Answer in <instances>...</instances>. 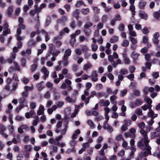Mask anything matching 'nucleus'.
Instances as JSON below:
<instances>
[{
	"label": "nucleus",
	"instance_id": "f257e3e1",
	"mask_svg": "<svg viewBox=\"0 0 160 160\" xmlns=\"http://www.w3.org/2000/svg\"><path fill=\"white\" fill-rule=\"evenodd\" d=\"M151 129V128L149 126L146 127V131L143 129H142L140 131V133L142 136V138L138 143L137 145L140 148L144 149V147L142 145L143 144H148L149 141L148 140V137L147 133H148Z\"/></svg>",
	"mask_w": 160,
	"mask_h": 160
},
{
	"label": "nucleus",
	"instance_id": "f03ea898",
	"mask_svg": "<svg viewBox=\"0 0 160 160\" xmlns=\"http://www.w3.org/2000/svg\"><path fill=\"white\" fill-rule=\"evenodd\" d=\"M118 56L116 52H114L113 56L109 55L108 57V61L112 63L113 67L115 68L118 64H121V61L120 59H118Z\"/></svg>",
	"mask_w": 160,
	"mask_h": 160
},
{
	"label": "nucleus",
	"instance_id": "7ed1b4c3",
	"mask_svg": "<svg viewBox=\"0 0 160 160\" xmlns=\"http://www.w3.org/2000/svg\"><path fill=\"white\" fill-rule=\"evenodd\" d=\"M142 145L144 146V149L140 148L142 150H146L147 151L142 152L139 154L138 158L137 160H141L142 158L143 157H145L148 156V155H151V147L148 144H143Z\"/></svg>",
	"mask_w": 160,
	"mask_h": 160
},
{
	"label": "nucleus",
	"instance_id": "20e7f679",
	"mask_svg": "<svg viewBox=\"0 0 160 160\" xmlns=\"http://www.w3.org/2000/svg\"><path fill=\"white\" fill-rule=\"evenodd\" d=\"M142 102L143 101L142 100L140 99H137L134 102H130L129 105L131 108H134L137 106H140L142 104Z\"/></svg>",
	"mask_w": 160,
	"mask_h": 160
},
{
	"label": "nucleus",
	"instance_id": "39448f33",
	"mask_svg": "<svg viewBox=\"0 0 160 160\" xmlns=\"http://www.w3.org/2000/svg\"><path fill=\"white\" fill-rule=\"evenodd\" d=\"M32 148L31 145H26L24 146V149L25 150L23 152L25 157L28 158L29 157V152H30Z\"/></svg>",
	"mask_w": 160,
	"mask_h": 160
},
{
	"label": "nucleus",
	"instance_id": "423d86ee",
	"mask_svg": "<svg viewBox=\"0 0 160 160\" xmlns=\"http://www.w3.org/2000/svg\"><path fill=\"white\" fill-rule=\"evenodd\" d=\"M107 122H106V120L103 123V128L105 129L108 132L111 133L113 131V128L111 126H109Z\"/></svg>",
	"mask_w": 160,
	"mask_h": 160
},
{
	"label": "nucleus",
	"instance_id": "0eeeda50",
	"mask_svg": "<svg viewBox=\"0 0 160 160\" xmlns=\"http://www.w3.org/2000/svg\"><path fill=\"white\" fill-rule=\"evenodd\" d=\"M35 114V111L33 110H31L29 112H26L25 114V116L27 118H29L30 117L35 118L36 116Z\"/></svg>",
	"mask_w": 160,
	"mask_h": 160
},
{
	"label": "nucleus",
	"instance_id": "6e6552de",
	"mask_svg": "<svg viewBox=\"0 0 160 160\" xmlns=\"http://www.w3.org/2000/svg\"><path fill=\"white\" fill-rule=\"evenodd\" d=\"M106 92L107 94H105L104 92H101V97L104 96L105 98H107L108 96V95L112 93V90L109 88H107L106 89Z\"/></svg>",
	"mask_w": 160,
	"mask_h": 160
},
{
	"label": "nucleus",
	"instance_id": "1a4fd4ad",
	"mask_svg": "<svg viewBox=\"0 0 160 160\" xmlns=\"http://www.w3.org/2000/svg\"><path fill=\"white\" fill-rule=\"evenodd\" d=\"M148 116L149 117H151V119H154L155 118L158 117V114H155L151 108L148 112Z\"/></svg>",
	"mask_w": 160,
	"mask_h": 160
},
{
	"label": "nucleus",
	"instance_id": "9d476101",
	"mask_svg": "<svg viewBox=\"0 0 160 160\" xmlns=\"http://www.w3.org/2000/svg\"><path fill=\"white\" fill-rule=\"evenodd\" d=\"M45 110L44 107L42 105H40L38 109L37 112V114L38 115H40L44 114Z\"/></svg>",
	"mask_w": 160,
	"mask_h": 160
},
{
	"label": "nucleus",
	"instance_id": "9b49d317",
	"mask_svg": "<svg viewBox=\"0 0 160 160\" xmlns=\"http://www.w3.org/2000/svg\"><path fill=\"white\" fill-rule=\"evenodd\" d=\"M57 108V107L55 105L52 106L51 108L48 109L47 112L49 114H51L54 111H55Z\"/></svg>",
	"mask_w": 160,
	"mask_h": 160
},
{
	"label": "nucleus",
	"instance_id": "f8f14e48",
	"mask_svg": "<svg viewBox=\"0 0 160 160\" xmlns=\"http://www.w3.org/2000/svg\"><path fill=\"white\" fill-rule=\"evenodd\" d=\"M98 74L97 72L96 71L93 72L91 76L92 80L94 82H96L98 80Z\"/></svg>",
	"mask_w": 160,
	"mask_h": 160
},
{
	"label": "nucleus",
	"instance_id": "ddd939ff",
	"mask_svg": "<svg viewBox=\"0 0 160 160\" xmlns=\"http://www.w3.org/2000/svg\"><path fill=\"white\" fill-rule=\"evenodd\" d=\"M124 136L126 138H135V134H132L130 132H126L124 134Z\"/></svg>",
	"mask_w": 160,
	"mask_h": 160
},
{
	"label": "nucleus",
	"instance_id": "4468645a",
	"mask_svg": "<svg viewBox=\"0 0 160 160\" xmlns=\"http://www.w3.org/2000/svg\"><path fill=\"white\" fill-rule=\"evenodd\" d=\"M104 111L105 113V117L106 121V122H108L109 119V117L108 114L109 112L110 109L108 108L107 107L105 108Z\"/></svg>",
	"mask_w": 160,
	"mask_h": 160
},
{
	"label": "nucleus",
	"instance_id": "2eb2a0df",
	"mask_svg": "<svg viewBox=\"0 0 160 160\" xmlns=\"http://www.w3.org/2000/svg\"><path fill=\"white\" fill-rule=\"evenodd\" d=\"M71 50L70 49H68L65 51L63 57L68 58L69 56L71 55Z\"/></svg>",
	"mask_w": 160,
	"mask_h": 160
},
{
	"label": "nucleus",
	"instance_id": "dca6fc26",
	"mask_svg": "<svg viewBox=\"0 0 160 160\" xmlns=\"http://www.w3.org/2000/svg\"><path fill=\"white\" fill-rule=\"evenodd\" d=\"M13 6H10L8 8L7 14L8 15L10 16L11 15L12 13L13 12Z\"/></svg>",
	"mask_w": 160,
	"mask_h": 160
},
{
	"label": "nucleus",
	"instance_id": "f3484780",
	"mask_svg": "<svg viewBox=\"0 0 160 160\" xmlns=\"http://www.w3.org/2000/svg\"><path fill=\"white\" fill-rule=\"evenodd\" d=\"M146 2L143 0L141 1L138 4L139 7L141 9H144L146 5Z\"/></svg>",
	"mask_w": 160,
	"mask_h": 160
},
{
	"label": "nucleus",
	"instance_id": "a211bd4d",
	"mask_svg": "<svg viewBox=\"0 0 160 160\" xmlns=\"http://www.w3.org/2000/svg\"><path fill=\"white\" fill-rule=\"evenodd\" d=\"M92 67V65L89 62H87L83 66V69L84 70H86Z\"/></svg>",
	"mask_w": 160,
	"mask_h": 160
},
{
	"label": "nucleus",
	"instance_id": "6ab92c4d",
	"mask_svg": "<svg viewBox=\"0 0 160 160\" xmlns=\"http://www.w3.org/2000/svg\"><path fill=\"white\" fill-rule=\"evenodd\" d=\"M102 104V105L107 107L110 104V102L108 100H101V104Z\"/></svg>",
	"mask_w": 160,
	"mask_h": 160
},
{
	"label": "nucleus",
	"instance_id": "aec40b11",
	"mask_svg": "<svg viewBox=\"0 0 160 160\" xmlns=\"http://www.w3.org/2000/svg\"><path fill=\"white\" fill-rule=\"evenodd\" d=\"M117 98V97L115 95H112L110 98V100L112 104H116L117 102L115 101Z\"/></svg>",
	"mask_w": 160,
	"mask_h": 160
},
{
	"label": "nucleus",
	"instance_id": "412c9836",
	"mask_svg": "<svg viewBox=\"0 0 160 160\" xmlns=\"http://www.w3.org/2000/svg\"><path fill=\"white\" fill-rule=\"evenodd\" d=\"M53 89L54 99L57 100L59 98V95L57 92L56 89L53 88Z\"/></svg>",
	"mask_w": 160,
	"mask_h": 160
},
{
	"label": "nucleus",
	"instance_id": "4be33fe9",
	"mask_svg": "<svg viewBox=\"0 0 160 160\" xmlns=\"http://www.w3.org/2000/svg\"><path fill=\"white\" fill-rule=\"evenodd\" d=\"M118 40V38L117 36H114L111 38L109 41V42L111 43H114L117 41Z\"/></svg>",
	"mask_w": 160,
	"mask_h": 160
},
{
	"label": "nucleus",
	"instance_id": "5701e85b",
	"mask_svg": "<svg viewBox=\"0 0 160 160\" xmlns=\"http://www.w3.org/2000/svg\"><path fill=\"white\" fill-rule=\"evenodd\" d=\"M129 44L128 41L127 39L123 40L121 43L122 46L124 47H127Z\"/></svg>",
	"mask_w": 160,
	"mask_h": 160
},
{
	"label": "nucleus",
	"instance_id": "b1692460",
	"mask_svg": "<svg viewBox=\"0 0 160 160\" xmlns=\"http://www.w3.org/2000/svg\"><path fill=\"white\" fill-rule=\"evenodd\" d=\"M144 100L145 102H146L149 105H151V104L152 103V101L151 99L146 96L145 97Z\"/></svg>",
	"mask_w": 160,
	"mask_h": 160
},
{
	"label": "nucleus",
	"instance_id": "393cba45",
	"mask_svg": "<svg viewBox=\"0 0 160 160\" xmlns=\"http://www.w3.org/2000/svg\"><path fill=\"white\" fill-rule=\"evenodd\" d=\"M139 14L140 17L142 19L144 20H147V19L148 15L142 12H140Z\"/></svg>",
	"mask_w": 160,
	"mask_h": 160
},
{
	"label": "nucleus",
	"instance_id": "a878e982",
	"mask_svg": "<svg viewBox=\"0 0 160 160\" xmlns=\"http://www.w3.org/2000/svg\"><path fill=\"white\" fill-rule=\"evenodd\" d=\"M153 16L156 19L158 20L160 17V12L157 11L153 13Z\"/></svg>",
	"mask_w": 160,
	"mask_h": 160
},
{
	"label": "nucleus",
	"instance_id": "bb28decb",
	"mask_svg": "<svg viewBox=\"0 0 160 160\" xmlns=\"http://www.w3.org/2000/svg\"><path fill=\"white\" fill-rule=\"evenodd\" d=\"M132 57L134 60H136L138 58L139 54L133 52L132 53Z\"/></svg>",
	"mask_w": 160,
	"mask_h": 160
},
{
	"label": "nucleus",
	"instance_id": "cd10ccee",
	"mask_svg": "<svg viewBox=\"0 0 160 160\" xmlns=\"http://www.w3.org/2000/svg\"><path fill=\"white\" fill-rule=\"evenodd\" d=\"M68 58L64 57H63L62 62H63L64 66H67L69 63V61L68 60Z\"/></svg>",
	"mask_w": 160,
	"mask_h": 160
},
{
	"label": "nucleus",
	"instance_id": "c85d7f7f",
	"mask_svg": "<svg viewBox=\"0 0 160 160\" xmlns=\"http://www.w3.org/2000/svg\"><path fill=\"white\" fill-rule=\"evenodd\" d=\"M79 14V12L78 10H75L74 12H73V16L74 17H76L77 19H78L79 18L78 16Z\"/></svg>",
	"mask_w": 160,
	"mask_h": 160
},
{
	"label": "nucleus",
	"instance_id": "c756f323",
	"mask_svg": "<svg viewBox=\"0 0 160 160\" xmlns=\"http://www.w3.org/2000/svg\"><path fill=\"white\" fill-rule=\"evenodd\" d=\"M26 62V59L23 58L21 59V66L23 67L25 66Z\"/></svg>",
	"mask_w": 160,
	"mask_h": 160
},
{
	"label": "nucleus",
	"instance_id": "7c9ffc66",
	"mask_svg": "<svg viewBox=\"0 0 160 160\" xmlns=\"http://www.w3.org/2000/svg\"><path fill=\"white\" fill-rule=\"evenodd\" d=\"M129 39L132 44H135L137 43V41L136 38L131 36L129 37Z\"/></svg>",
	"mask_w": 160,
	"mask_h": 160
},
{
	"label": "nucleus",
	"instance_id": "2f4dec72",
	"mask_svg": "<svg viewBox=\"0 0 160 160\" xmlns=\"http://www.w3.org/2000/svg\"><path fill=\"white\" fill-rule=\"evenodd\" d=\"M120 73L122 75H125L128 73V71L125 68H122L120 70Z\"/></svg>",
	"mask_w": 160,
	"mask_h": 160
},
{
	"label": "nucleus",
	"instance_id": "473e14b6",
	"mask_svg": "<svg viewBox=\"0 0 160 160\" xmlns=\"http://www.w3.org/2000/svg\"><path fill=\"white\" fill-rule=\"evenodd\" d=\"M35 119L33 121L32 123V125L33 126H36L38 123L39 121V118L38 116H36V118H35Z\"/></svg>",
	"mask_w": 160,
	"mask_h": 160
},
{
	"label": "nucleus",
	"instance_id": "72a5a7b5",
	"mask_svg": "<svg viewBox=\"0 0 160 160\" xmlns=\"http://www.w3.org/2000/svg\"><path fill=\"white\" fill-rule=\"evenodd\" d=\"M122 140L123 141V143H122V146L123 148H125V149H128L129 148V147L128 146V142L124 140V138H122Z\"/></svg>",
	"mask_w": 160,
	"mask_h": 160
},
{
	"label": "nucleus",
	"instance_id": "f704fd0d",
	"mask_svg": "<svg viewBox=\"0 0 160 160\" xmlns=\"http://www.w3.org/2000/svg\"><path fill=\"white\" fill-rule=\"evenodd\" d=\"M81 50L83 52H86L88 51V49L87 46L82 45H81Z\"/></svg>",
	"mask_w": 160,
	"mask_h": 160
},
{
	"label": "nucleus",
	"instance_id": "c9c22d12",
	"mask_svg": "<svg viewBox=\"0 0 160 160\" xmlns=\"http://www.w3.org/2000/svg\"><path fill=\"white\" fill-rule=\"evenodd\" d=\"M66 100L68 102H71L72 103H74L75 102V101H76V100L75 99H72V98H71L69 96L67 97L66 98Z\"/></svg>",
	"mask_w": 160,
	"mask_h": 160
},
{
	"label": "nucleus",
	"instance_id": "e433bc0d",
	"mask_svg": "<svg viewBox=\"0 0 160 160\" xmlns=\"http://www.w3.org/2000/svg\"><path fill=\"white\" fill-rule=\"evenodd\" d=\"M65 128L62 129L61 131V133L62 135H64L67 130V128L68 127V124L66 123L65 124Z\"/></svg>",
	"mask_w": 160,
	"mask_h": 160
},
{
	"label": "nucleus",
	"instance_id": "4c0bfd02",
	"mask_svg": "<svg viewBox=\"0 0 160 160\" xmlns=\"http://www.w3.org/2000/svg\"><path fill=\"white\" fill-rule=\"evenodd\" d=\"M118 28L119 31H122L124 30V25L123 23H120Z\"/></svg>",
	"mask_w": 160,
	"mask_h": 160
},
{
	"label": "nucleus",
	"instance_id": "58836bf2",
	"mask_svg": "<svg viewBox=\"0 0 160 160\" xmlns=\"http://www.w3.org/2000/svg\"><path fill=\"white\" fill-rule=\"evenodd\" d=\"M62 38V37L59 36H56L53 38V42L54 43L56 42H59L60 40Z\"/></svg>",
	"mask_w": 160,
	"mask_h": 160
},
{
	"label": "nucleus",
	"instance_id": "ea45409f",
	"mask_svg": "<svg viewBox=\"0 0 160 160\" xmlns=\"http://www.w3.org/2000/svg\"><path fill=\"white\" fill-rule=\"evenodd\" d=\"M152 105H149L148 106L147 105L145 104L141 107L144 110L146 111L148 109H150L151 108Z\"/></svg>",
	"mask_w": 160,
	"mask_h": 160
},
{
	"label": "nucleus",
	"instance_id": "a19ab883",
	"mask_svg": "<svg viewBox=\"0 0 160 160\" xmlns=\"http://www.w3.org/2000/svg\"><path fill=\"white\" fill-rule=\"evenodd\" d=\"M36 103L34 102H32L30 104V108L31 109H34L36 107Z\"/></svg>",
	"mask_w": 160,
	"mask_h": 160
},
{
	"label": "nucleus",
	"instance_id": "79ce46f5",
	"mask_svg": "<svg viewBox=\"0 0 160 160\" xmlns=\"http://www.w3.org/2000/svg\"><path fill=\"white\" fill-rule=\"evenodd\" d=\"M33 88L32 86H25L24 87L25 91L28 92L29 91H32L33 90Z\"/></svg>",
	"mask_w": 160,
	"mask_h": 160
},
{
	"label": "nucleus",
	"instance_id": "37998d69",
	"mask_svg": "<svg viewBox=\"0 0 160 160\" xmlns=\"http://www.w3.org/2000/svg\"><path fill=\"white\" fill-rule=\"evenodd\" d=\"M104 151H101V160H108L106 157L104 156Z\"/></svg>",
	"mask_w": 160,
	"mask_h": 160
},
{
	"label": "nucleus",
	"instance_id": "c03bdc74",
	"mask_svg": "<svg viewBox=\"0 0 160 160\" xmlns=\"http://www.w3.org/2000/svg\"><path fill=\"white\" fill-rule=\"evenodd\" d=\"M84 4V3L83 1H79L77 2L75 4V6L77 7H79Z\"/></svg>",
	"mask_w": 160,
	"mask_h": 160
},
{
	"label": "nucleus",
	"instance_id": "a18cd8bd",
	"mask_svg": "<svg viewBox=\"0 0 160 160\" xmlns=\"http://www.w3.org/2000/svg\"><path fill=\"white\" fill-rule=\"evenodd\" d=\"M123 122L125 125L128 126L131 124V121L130 120L126 119L124 120Z\"/></svg>",
	"mask_w": 160,
	"mask_h": 160
},
{
	"label": "nucleus",
	"instance_id": "49530a36",
	"mask_svg": "<svg viewBox=\"0 0 160 160\" xmlns=\"http://www.w3.org/2000/svg\"><path fill=\"white\" fill-rule=\"evenodd\" d=\"M89 144L87 142L85 143H84L82 145V149L84 151L86 150V149L89 147Z\"/></svg>",
	"mask_w": 160,
	"mask_h": 160
},
{
	"label": "nucleus",
	"instance_id": "de8ad7c7",
	"mask_svg": "<svg viewBox=\"0 0 160 160\" xmlns=\"http://www.w3.org/2000/svg\"><path fill=\"white\" fill-rule=\"evenodd\" d=\"M48 142L49 143L51 144H54L56 145V143L57 142V141H56V139H54L52 138H51L49 139Z\"/></svg>",
	"mask_w": 160,
	"mask_h": 160
},
{
	"label": "nucleus",
	"instance_id": "09e8293b",
	"mask_svg": "<svg viewBox=\"0 0 160 160\" xmlns=\"http://www.w3.org/2000/svg\"><path fill=\"white\" fill-rule=\"evenodd\" d=\"M26 101V98L22 97L20 98L19 99L18 102L22 104L25 102Z\"/></svg>",
	"mask_w": 160,
	"mask_h": 160
},
{
	"label": "nucleus",
	"instance_id": "8fccbe9b",
	"mask_svg": "<svg viewBox=\"0 0 160 160\" xmlns=\"http://www.w3.org/2000/svg\"><path fill=\"white\" fill-rule=\"evenodd\" d=\"M136 113L139 116H141L142 115V110L140 108H137L136 110Z\"/></svg>",
	"mask_w": 160,
	"mask_h": 160
},
{
	"label": "nucleus",
	"instance_id": "3c124183",
	"mask_svg": "<svg viewBox=\"0 0 160 160\" xmlns=\"http://www.w3.org/2000/svg\"><path fill=\"white\" fill-rule=\"evenodd\" d=\"M10 30L9 29H7L3 31L2 35L3 36H6L7 34H10Z\"/></svg>",
	"mask_w": 160,
	"mask_h": 160
},
{
	"label": "nucleus",
	"instance_id": "603ef678",
	"mask_svg": "<svg viewBox=\"0 0 160 160\" xmlns=\"http://www.w3.org/2000/svg\"><path fill=\"white\" fill-rule=\"evenodd\" d=\"M37 67V65L36 64H34L33 65H32L31 66V71L32 72L34 71L36 69Z\"/></svg>",
	"mask_w": 160,
	"mask_h": 160
},
{
	"label": "nucleus",
	"instance_id": "864d4df0",
	"mask_svg": "<svg viewBox=\"0 0 160 160\" xmlns=\"http://www.w3.org/2000/svg\"><path fill=\"white\" fill-rule=\"evenodd\" d=\"M56 103L57 105V106L59 108L62 107L64 105V102H63L59 101H57Z\"/></svg>",
	"mask_w": 160,
	"mask_h": 160
},
{
	"label": "nucleus",
	"instance_id": "5fc2aeb1",
	"mask_svg": "<svg viewBox=\"0 0 160 160\" xmlns=\"http://www.w3.org/2000/svg\"><path fill=\"white\" fill-rule=\"evenodd\" d=\"M81 12L84 14H87L89 12V9L88 8L83 9L82 10Z\"/></svg>",
	"mask_w": 160,
	"mask_h": 160
},
{
	"label": "nucleus",
	"instance_id": "6e6d98bb",
	"mask_svg": "<svg viewBox=\"0 0 160 160\" xmlns=\"http://www.w3.org/2000/svg\"><path fill=\"white\" fill-rule=\"evenodd\" d=\"M127 90L125 89L121 91L120 95L122 97H123L125 96L127 92Z\"/></svg>",
	"mask_w": 160,
	"mask_h": 160
},
{
	"label": "nucleus",
	"instance_id": "4d7b16f0",
	"mask_svg": "<svg viewBox=\"0 0 160 160\" xmlns=\"http://www.w3.org/2000/svg\"><path fill=\"white\" fill-rule=\"evenodd\" d=\"M127 77L131 81H132L134 77V74H131L128 75Z\"/></svg>",
	"mask_w": 160,
	"mask_h": 160
},
{
	"label": "nucleus",
	"instance_id": "13d9d810",
	"mask_svg": "<svg viewBox=\"0 0 160 160\" xmlns=\"http://www.w3.org/2000/svg\"><path fill=\"white\" fill-rule=\"evenodd\" d=\"M92 25V24L91 22H88L85 24L84 25V29H88V28L90 27Z\"/></svg>",
	"mask_w": 160,
	"mask_h": 160
},
{
	"label": "nucleus",
	"instance_id": "bf43d9fd",
	"mask_svg": "<svg viewBox=\"0 0 160 160\" xmlns=\"http://www.w3.org/2000/svg\"><path fill=\"white\" fill-rule=\"evenodd\" d=\"M84 32L87 36H89L91 33V31L89 29H84Z\"/></svg>",
	"mask_w": 160,
	"mask_h": 160
},
{
	"label": "nucleus",
	"instance_id": "052dcab7",
	"mask_svg": "<svg viewBox=\"0 0 160 160\" xmlns=\"http://www.w3.org/2000/svg\"><path fill=\"white\" fill-rule=\"evenodd\" d=\"M15 119L18 121H22L23 120V118L20 116H17L15 117Z\"/></svg>",
	"mask_w": 160,
	"mask_h": 160
},
{
	"label": "nucleus",
	"instance_id": "680f3d73",
	"mask_svg": "<svg viewBox=\"0 0 160 160\" xmlns=\"http://www.w3.org/2000/svg\"><path fill=\"white\" fill-rule=\"evenodd\" d=\"M28 95V92L24 91L22 92L21 93V95L22 97H24L25 98H26Z\"/></svg>",
	"mask_w": 160,
	"mask_h": 160
},
{
	"label": "nucleus",
	"instance_id": "e2e57ef3",
	"mask_svg": "<svg viewBox=\"0 0 160 160\" xmlns=\"http://www.w3.org/2000/svg\"><path fill=\"white\" fill-rule=\"evenodd\" d=\"M140 93V92L138 90L136 89L134 90L133 94L137 96H139Z\"/></svg>",
	"mask_w": 160,
	"mask_h": 160
},
{
	"label": "nucleus",
	"instance_id": "0e129e2a",
	"mask_svg": "<svg viewBox=\"0 0 160 160\" xmlns=\"http://www.w3.org/2000/svg\"><path fill=\"white\" fill-rule=\"evenodd\" d=\"M138 126L140 128L143 129L145 127V123L143 122H142L138 124Z\"/></svg>",
	"mask_w": 160,
	"mask_h": 160
},
{
	"label": "nucleus",
	"instance_id": "69168bd1",
	"mask_svg": "<svg viewBox=\"0 0 160 160\" xmlns=\"http://www.w3.org/2000/svg\"><path fill=\"white\" fill-rule=\"evenodd\" d=\"M158 134L155 132H152L151 134V138L153 139L157 137Z\"/></svg>",
	"mask_w": 160,
	"mask_h": 160
},
{
	"label": "nucleus",
	"instance_id": "338daca9",
	"mask_svg": "<svg viewBox=\"0 0 160 160\" xmlns=\"http://www.w3.org/2000/svg\"><path fill=\"white\" fill-rule=\"evenodd\" d=\"M129 34L130 35V36L135 37L136 36L137 34L135 32L132 31H130L129 32Z\"/></svg>",
	"mask_w": 160,
	"mask_h": 160
},
{
	"label": "nucleus",
	"instance_id": "774afa93",
	"mask_svg": "<svg viewBox=\"0 0 160 160\" xmlns=\"http://www.w3.org/2000/svg\"><path fill=\"white\" fill-rule=\"evenodd\" d=\"M108 77L111 80H113L114 78V76L111 73H108L107 75Z\"/></svg>",
	"mask_w": 160,
	"mask_h": 160
}]
</instances>
